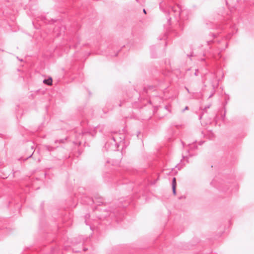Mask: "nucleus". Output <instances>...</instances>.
I'll list each match as a JSON object with an SVG mask.
<instances>
[{
	"label": "nucleus",
	"mask_w": 254,
	"mask_h": 254,
	"mask_svg": "<svg viewBox=\"0 0 254 254\" xmlns=\"http://www.w3.org/2000/svg\"><path fill=\"white\" fill-rule=\"evenodd\" d=\"M137 1H138V0H136Z\"/></svg>",
	"instance_id": "obj_32"
},
{
	"label": "nucleus",
	"mask_w": 254,
	"mask_h": 254,
	"mask_svg": "<svg viewBox=\"0 0 254 254\" xmlns=\"http://www.w3.org/2000/svg\"><path fill=\"white\" fill-rule=\"evenodd\" d=\"M201 118H202V116H200V117H199V119H201Z\"/></svg>",
	"instance_id": "obj_28"
},
{
	"label": "nucleus",
	"mask_w": 254,
	"mask_h": 254,
	"mask_svg": "<svg viewBox=\"0 0 254 254\" xmlns=\"http://www.w3.org/2000/svg\"><path fill=\"white\" fill-rule=\"evenodd\" d=\"M82 203L88 205L95 203L97 205H100L104 202L103 198L101 197H95L94 199L83 195L81 197Z\"/></svg>",
	"instance_id": "obj_3"
},
{
	"label": "nucleus",
	"mask_w": 254,
	"mask_h": 254,
	"mask_svg": "<svg viewBox=\"0 0 254 254\" xmlns=\"http://www.w3.org/2000/svg\"><path fill=\"white\" fill-rule=\"evenodd\" d=\"M185 88L188 93H190L189 89L187 87H185Z\"/></svg>",
	"instance_id": "obj_17"
},
{
	"label": "nucleus",
	"mask_w": 254,
	"mask_h": 254,
	"mask_svg": "<svg viewBox=\"0 0 254 254\" xmlns=\"http://www.w3.org/2000/svg\"><path fill=\"white\" fill-rule=\"evenodd\" d=\"M167 19V22L168 23L169 25L171 24V16H167V17H166Z\"/></svg>",
	"instance_id": "obj_11"
},
{
	"label": "nucleus",
	"mask_w": 254,
	"mask_h": 254,
	"mask_svg": "<svg viewBox=\"0 0 254 254\" xmlns=\"http://www.w3.org/2000/svg\"><path fill=\"white\" fill-rule=\"evenodd\" d=\"M87 249H86L85 248H83V250L84 251H87Z\"/></svg>",
	"instance_id": "obj_24"
},
{
	"label": "nucleus",
	"mask_w": 254,
	"mask_h": 254,
	"mask_svg": "<svg viewBox=\"0 0 254 254\" xmlns=\"http://www.w3.org/2000/svg\"><path fill=\"white\" fill-rule=\"evenodd\" d=\"M239 0H225L226 4L229 8H234L237 6Z\"/></svg>",
	"instance_id": "obj_4"
},
{
	"label": "nucleus",
	"mask_w": 254,
	"mask_h": 254,
	"mask_svg": "<svg viewBox=\"0 0 254 254\" xmlns=\"http://www.w3.org/2000/svg\"><path fill=\"white\" fill-rule=\"evenodd\" d=\"M143 11L144 13H145V14H146V10H145V9H143Z\"/></svg>",
	"instance_id": "obj_21"
},
{
	"label": "nucleus",
	"mask_w": 254,
	"mask_h": 254,
	"mask_svg": "<svg viewBox=\"0 0 254 254\" xmlns=\"http://www.w3.org/2000/svg\"><path fill=\"white\" fill-rule=\"evenodd\" d=\"M163 74L165 76H167V75H168V73H163Z\"/></svg>",
	"instance_id": "obj_23"
},
{
	"label": "nucleus",
	"mask_w": 254,
	"mask_h": 254,
	"mask_svg": "<svg viewBox=\"0 0 254 254\" xmlns=\"http://www.w3.org/2000/svg\"><path fill=\"white\" fill-rule=\"evenodd\" d=\"M43 82L48 85H51L52 84V79L51 77H49L47 79H44Z\"/></svg>",
	"instance_id": "obj_7"
},
{
	"label": "nucleus",
	"mask_w": 254,
	"mask_h": 254,
	"mask_svg": "<svg viewBox=\"0 0 254 254\" xmlns=\"http://www.w3.org/2000/svg\"><path fill=\"white\" fill-rule=\"evenodd\" d=\"M154 48V46H152L150 47V49H151V51H152L153 49Z\"/></svg>",
	"instance_id": "obj_20"
},
{
	"label": "nucleus",
	"mask_w": 254,
	"mask_h": 254,
	"mask_svg": "<svg viewBox=\"0 0 254 254\" xmlns=\"http://www.w3.org/2000/svg\"><path fill=\"white\" fill-rule=\"evenodd\" d=\"M166 45H167V42H165V46H166Z\"/></svg>",
	"instance_id": "obj_30"
},
{
	"label": "nucleus",
	"mask_w": 254,
	"mask_h": 254,
	"mask_svg": "<svg viewBox=\"0 0 254 254\" xmlns=\"http://www.w3.org/2000/svg\"><path fill=\"white\" fill-rule=\"evenodd\" d=\"M87 134H91L92 136H94V134L92 133L90 131L87 132H82L81 134H79L78 135V138L79 139L80 137H83L85 135Z\"/></svg>",
	"instance_id": "obj_6"
},
{
	"label": "nucleus",
	"mask_w": 254,
	"mask_h": 254,
	"mask_svg": "<svg viewBox=\"0 0 254 254\" xmlns=\"http://www.w3.org/2000/svg\"><path fill=\"white\" fill-rule=\"evenodd\" d=\"M188 109H189L188 107V106H186V107H185V108L183 110V111H182V112H184L185 110H188Z\"/></svg>",
	"instance_id": "obj_16"
},
{
	"label": "nucleus",
	"mask_w": 254,
	"mask_h": 254,
	"mask_svg": "<svg viewBox=\"0 0 254 254\" xmlns=\"http://www.w3.org/2000/svg\"><path fill=\"white\" fill-rule=\"evenodd\" d=\"M198 69H196L195 70V72L194 73V75L195 76H197L198 75Z\"/></svg>",
	"instance_id": "obj_15"
},
{
	"label": "nucleus",
	"mask_w": 254,
	"mask_h": 254,
	"mask_svg": "<svg viewBox=\"0 0 254 254\" xmlns=\"http://www.w3.org/2000/svg\"><path fill=\"white\" fill-rule=\"evenodd\" d=\"M90 217V215L89 214H86L85 215V223H86V225H88V222H87V219H89Z\"/></svg>",
	"instance_id": "obj_10"
},
{
	"label": "nucleus",
	"mask_w": 254,
	"mask_h": 254,
	"mask_svg": "<svg viewBox=\"0 0 254 254\" xmlns=\"http://www.w3.org/2000/svg\"><path fill=\"white\" fill-rule=\"evenodd\" d=\"M223 50V49L221 48V51H222Z\"/></svg>",
	"instance_id": "obj_29"
},
{
	"label": "nucleus",
	"mask_w": 254,
	"mask_h": 254,
	"mask_svg": "<svg viewBox=\"0 0 254 254\" xmlns=\"http://www.w3.org/2000/svg\"><path fill=\"white\" fill-rule=\"evenodd\" d=\"M210 106H211V105H210V104H209V105H207V106H206L204 107V109L206 110H207V109H209V108L210 107Z\"/></svg>",
	"instance_id": "obj_13"
},
{
	"label": "nucleus",
	"mask_w": 254,
	"mask_h": 254,
	"mask_svg": "<svg viewBox=\"0 0 254 254\" xmlns=\"http://www.w3.org/2000/svg\"><path fill=\"white\" fill-rule=\"evenodd\" d=\"M211 42H212V41L210 40V41H208L207 42L208 44L209 45L210 43H211Z\"/></svg>",
	"instance_id": "obj_19"
},
{
	"label": "nucleus",
	"mask_w": 254,
	"mask_h": 254,
	"mask_svg": "<svg viewBox=\"0 0 254 254\" xmlns=\"http://www.w3.org/2000/svg\"><path fill=\"white\" fill-rule=\"evenodd\" d=\"M183 144V146L184 147V143L183 142H182Z\"/></svg>",
	"instance_id": "obj_27"
},
{
	"label": "nucleus",
	"mask_w": 254,
	"mask_h": 254,
	"mask_svg": "<svg viewBox=\"0 0 254 254\" xmlns=\"http://www.w3.org/2000/svg\"><path fill=\"white\" fill-rule=\"evenodd\" d=\"M211 36L213 38H214L215 36V35L214 34H212Z\"/></svg>",
	"instance_id": "obj_22"
},
{
	"label": "nucleus",
	"mask_w": 254,
	"mask_h": 254,
	"mask_svg": "<svg viewBox=\"0 0 254 254\" xmlns=\"http://www.w3.org/2000/svg\"><path fill=\"white\" fill-rule=\"evenodd\" d=\"M212 88H213L212 90L211 91V94L209 96L208 99H209V98H211L213 96V95L215 94V85H212Z\"/></svg>",
	"instance_id": "obj_9"
},
{
	"label": "nucleus",
	"mask_w": 254,
	"mask_h": 254,
	"mask_svg": "<svg viewBox=\"0 0 254 254\" xmlns=\"http://www.w3.org/2000/svg\"><path fill=\"white\" fill-rule=\"evenodd\" d=\"M44 147L49 151H53L55 149V148L47 145H45Z\"/></svg>",
	"instance_id": "obj_8"
},
{
	"label": "nucleus",
	"mask_w": 254,
	"mask_h": 254,
	"mask_svg": "<svg viewBox=\"0 0 254 254\" xmlns=\"http://www.w3.org/2000/svg\"><path fill=\"white\" fill-rule=\"evenodd\" d=\"M176 180L175 178H173V181H172V190L173 193L174 195L176 194Z\"/></svg>",
	"instance_id": "obj_5"
},
{
	"label": "nucleus",
	"mask_w": 254,
	"mask_h": 254,
	"mask_svg": "<svg viewBox=\"0 0 254 254\" xmlns=\"http://www.w3.org/2000/svg\"><path fill=\"white\" fill-rule=\"evenodd\" d=\"M32 154H33V153H32V154H31V155H30L28 158H30V157H31L32 156Z\"/></svg>",
	"instance_id": "obj_26"
},
{
	"label": "nucleus",
	"mask_w": 254,
	"mask_h": 254,
	"mask_svg": "<svg viewBox=\"0 0 254 254\" xmlns=\"http://www.w3.org/2000/svg\"><path fill=\"white\" fill-rule=\"evenodd\" d=\"M159 38H160V40H164V41H166V35L165 34H164V35L161 37V38H160V37H159Z\"/></svg>",
	"instance_id": "obj_12"
},
{
	"label": "nucleus",
	"mask_w": 254,
	"mask_h": 254,
	"mask_svg": "<svg viewBox=\"0 0 254 254\" xmlns=\"http://www.w3.org/2000/svg\"><path fill=\"white\" fill-rule=\"evenodd\" d=\"M202 143H203L202 142H199V145H201V144H202Z\"/></svg>",
	"instance_id": "obj_25"
},
{
	"label": "nucleus",
	"mask_w": 254,
	"mask_h": 254,
	"mask_svg": "<svg viewBox=\"0 0 254 254\" xmlns=\"http://www.w3.org/2000/svg\"><path fill=\"white\" fill-rule=\"evenodd\" d=\"M125 135L124 134H115L112 136L111 142L105 144V147H108L110 150H117L120 145L124 144Z\"/></svg>",
	"instance_id": "obj_2"
},
{
	"label": "nucleus",
	"mask_w": 254,
	"mask_h": 254,
	"mask_svg": "<svg viewBox=\"0 0 254 254\" xmlns=\"http://www.w3.org/2000/svg\"><path fill=\"white\" fill-rule=\"evenodd\" d=\"M79 252V251H75V252Z\"/></svg>",
	"instance_id": "obj_31"
},
{
	"label": "nucleus",
	"mask_w": 254,
	"mask_h": 254,
	"mask_svg": "<svg viewBox=\"0 0 254 254\" xmlns=\"http://www.w3.org/2000/svg\"><path fill=\"white\" fill-rule=\"evenodd\" d=\"M192 96L191 97L192 99H195L196 98L194 96V93H192Z\"/></svg>",
	"instance_id": "obj_18"
},
{
	"label": "nucleus",
	"mask_w": 254,
	"mask_h": 254,
	"mask_svg": "<svg viewBox=\"0 0 254 254\" xmlns=\"http://www.w3.org/2000/svg\"><path fill=\"white\" fill-rule=\"evenodd\" d=\"M174 0H167L161 1L159 4V7L162 11L165 14L169 15H172L177 21L181 16H183L184 13L187 11L183 10L179 4L171 6L169 3Z\"/></svg>",
	"instance_id": "obj_1"
},
{
	"label": "nucleus",
	"mask_w": 254,
	"mask_h": 254,
	"mask_svg": "<svg viewBox=\"0 0 254 254\" xmlns=\"http://www.w3.org/2000/svg\"><path fill=\"white\" fill-rule=\"evenodd\" d=\"M64 142V139H61L60 140H57L55 141V143H57V142Z\"/></svg>",
	"instance_id": "obj_14"
}]
</instances>
